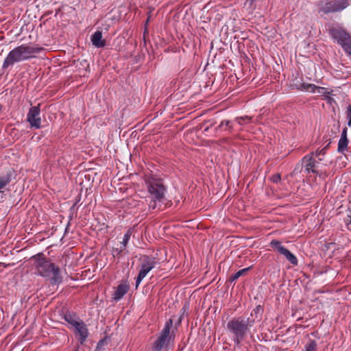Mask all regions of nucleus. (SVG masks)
I'll return each mask as SVG.
<instances>
[{
  "label": "nucleus",
  "mask_w": 351,
  "mask_h": 351,
  "mask_svg": "<svg viewBox=\"0 0 351 351\" xmlns=\"http://www.w3.org/2000/svg\"><path fill=\"white\" fill-rule=\"evenodd\" d=\"M261 312V306H257L247 318L237 317L228 322L227 330L232 335L234 342L236 344L239 345L244 339L250 328L255 323V319L253 317L255 316L256 318H258Z\"/></svg>",
  "instance_id": "nucleus-1"
},
{
  "label": "nucleus",
  "mask_w": 351,
  "mask_h": 351,
  "mask_svg": "<svg viewBox=\"0 0 351 351\" xmlns=\"http://www.w3.org/2000/svg\"><path fill=\"white\" fill-rule=\"evenodd\" d=\"M39 49L32 45H21L11 50L5 58L2 68L7 69L16 62L26 60L34 57Z\"/></svg>",
  "instance_id": "nucleus-2"
},
{
  "label": "nucleus",
  "mask_w": 351,
  "mask_h": 351,
  "mask_svg": "<svg viewBox=\"0 0 351 351\" xmlns=\"http://www.w3.org/2000/svg\"><path fill=\"white\" fill-rule=\"evenodd\" d=\"M33 258L35 259V267L38 274L49 278L52 283H60L62 281L58 267L40 254Z\"/></svg>",
  "instance_id": "nucleus-3"
},
{
  "label": "nucleus",
  "mask_w": 351,
  "mask_h": 351,
  "mask_svg": "<svg viewBox=\"0 0 351 351\" xmlns=\"http://www.w3.org/2000/svg\"><path fill=\"white\" fill-rule=\"evenodd\" d=\"M146 184L152 198L149 208L155 209L156 208V202H161L165 197V188L162 180L154 177L147 178Z\"/></svg>",
  "instance_id": "nucleus-4"
},
{
  "label": "nucleus",
  "mask_w": 351,
  "mask_h": 351,
  "mask_svg": "<svg viewBox=\"0 0 351 351\" xmlns=\"http://www.w3.org/2000/svg\"><path fill=\"white\" fill-rule=\"evenodd\" d=\"M331 37L339 44L344 51L351 55V36L340 27L332 26L328 29Z\"/></svg>",
  "instance_id": "nucleus-5"
},
{
  "label": "nucleus",
  "mask_w": 351,
  "mask_h": 351,
  "mask_svg": "<svg viewBox=\"0 0 351 351\" xmlns=\"http://www.w3.org/2000/svg\"><path fill=\"white\" fill-rule=\"evenodd\" d=\"M173 327V319H169L166 323L165 328L161 331L156 341L154 343L153 351H162L167 349L171 339L174 337L173 330L170 332Z\"/></svg>",
  "instance_id": "nucleus-6"
},
{
  "label": "nucleus",
  "mask_w": 351,
  "mask_h": 351,
  "mask_svg": "<svg viewBox=\"0 0 351 351\" xmlns=\"http://www.w3.org/2000/svg\"><path fill=\"white\" fill-rule=\"evenodd\" d=\"M348 5L347 0H323L318 3L319 13L328 14L339 12Z\"/></svg>",
  "instance_id": "nucleus-7"
},
{
  "label": "nucleus",
  "mask_w": 351,
  "mask_h": 351,
  "mask_svg": "<svg viewBox=\"0 0 351 351\" xmlns=\"http://www.w3.org/2000/svg\"><path fill=\"white\" fill-rule=\"evenodd\" d=\"M156 261L155 258L144 255L140 258V269L136 278V287L137 288L147 274L155 267Z\"/></svg>",
  "instance_id": "nucleus-8"
},
{
  "label": "nucleus",
  "mask_w": 351,
  "mask_h": 351,
  "mask_svg": "<svg viewBox=\"0 0 351 351\" xmlns=\"http://www.w3.org/2000/svg\"><path fill=\"white\" fill-rule=\"evenodd\" d=\"M39 105L32 107L27 114V121L32 127L39 128L41 125Z\"/></svg>",
  "instance_id": "nucleus-9"
},
{
  "label": "nucleus",
  "mask_w": 351,
  "mask_h": 351,
  "mask_svg": "<svg viewBox=\"0 0 351 351\" xmlns=\"http://www.w3.org/2000/svg\"><path fill=\"white\" fill-rule=\"evenodd\" d=\"M294 85L298 90L317 93V95H324L326 93V89L325 88L317 86L313 84L302 82L300 84H295Z\"/></svg>",
  "instance_id": "nucleus-10"
},
{
  "label": "nucleus",
  "mask_w": 351,
  "mask_h": 351,
  "mask_svg": "<svg viewBox=\"0 0 351 351\" xmlns=\"http://www.w3.org/2000/svg\"><path fill=\"white\" fill-rule=\"evenodd\" d=\"M313 153L311 155H306L302 158V164L305 168V171L307 173L313 172L316 173L315 169V160L313 158Z\"/></svg>",
  "instance_id": "nucleus-11"
},
{
  "label": "nucleus",
  "mask_w": 351,
  "mask_h": 351,
  "mask_svg": "<svg viewBox=\"0 0 351 351\" xmlns=\"http://www.w3.org/2000/svg\"><path fill=\"white\" fill-rule=\"evenodd\" d=\"M14 172L9 171L5 175L0 176V193H3L8 184L14 178Z\"/></svg>",
  "instance_id": "nucleus-12"
},
{
  "label": "nucleus",
  "mask_w": 351,
  "mask_h": 351,
  "mask_svg": "<svg viewBox=\"0 0 351 351\" xmlns=\"http://www.w3.org/2000/svg\"><path fill=\"white\" fill-rule=\"evenodd\" d=\"M75 324V328L80 335V339L81 343H82L85 339H86L88 336V330L86 328V325L84 322H74Z\"/></svg>",
  "instance_id": "nucleus-13"
},
{
  "label": "nucleus",
  "mask_w": 351,
  "mask_h": 351,
  "mask_svg": "<svg viewBox=\"0 0 351 351\" xmlns=\"http://www.w3.org/2000/svg\"><path fill=\"white\" fill-rule=\"evenodd\" d=\"M91 41L96 47H103L106 45V40L102 39V33L97 31L92 35Z\"/></svg>",
  "instance_id": "nucleus-14"
},
{
  "label": "nucleus",
  "mask_w": 351,
  "mask_h": 351,
  "mask_svg": "<svg viewBox=\"0 0 351 351\" xmlns=\"http://www.w3.org/2000/svg\"><path fill=\"white\" fill-rule=\"evenodd\" d=\"M129 286L127 284H120L114 293L113 298L119 300L128 291Z\"/></svg>",
  "instance_id": "nucleus-15"
},
{
  "label": "nucleus",
  "mask_w": 351,
  "mask_h": 351,
  "mask_svg": "<svg viewBox=\"0 0 351 351\" xmlns=\"http://www.w3.org/2000/svg\"><path fill=\"white\" fill-rule=\"evenodd\" d=\"M280 253L284 255L291 264L294 265H296L298 264L297 258L292 253H291L287 248L281 247L280 249Z\"/></svg>",
  "instance_id": "nucleus-16"
},
{
  "label": "nucleus",
  "mask_w": 351,
  "mask_h": 351,
  "mask_svg": "<svg viewBox=\"0 0 351 351\" xmlns=\"http://www.w3.org/2000/svg\"><path fill=\"white\" fill-rule=\"evenodd\" d=\"M348 143V139L340 138L338 143V152L340 153H344V152L347 149Z\"/></svg>",
  "instance_id": "nucleus-17"
},
{
  "label": "nucleus",
  "mask_w": 351,
  "mask_h": 351,
  "mask_svg": "<svg viewBox=\"0 0 351 351\" xmlns=\"http://www.w3.org/2000/svg\"><path fill=\"white\" fill-rule=\"evenodd\" d=\"M303 351H317V343L315 340H310L304 346Z\"/></svg>",
  "instance_id": "nucleus-18"
},
{
  "label": "nucleus",
  "mask_w": 351,
  "mask_h": 351,
  "mask_svg": "<svg viewBox=\"0 0 351 351\" xmlns=\"http://www.w3.org/2000/svg\"><path fill=\"white\" fill-rule=\"evenodd\" d=\"M250 267H247L238 271L231 277V280L234 281L238 279L240 276L245 275L250 270Z\"/></svg>",
  "instance_id": "nucleus-19"
},
{
  "label": "nucleus",
  "mask_w": 351,
  "mask_h": 351,
  "mask_svg": "<svg viewBox=\"0 0 351 351\" xmlns=\"http://www.w3.org/2000/svg\"><path fill=\"white\" fill-rule=\"evenodd\" d=\"M251 119H252V117L245 116V117H237L235 119V121L239 125H244V124L250 123L251 121Z\"/></svg>",
  "instance_id": "nucleus-20"
},
{
  "label": "nucleus",
  "mask_w": 351,
  "mask_h": 351,
  "mask_svg": "<svg viewBox=\"0 0 351 351\" xmlns=\"http://www.w3.org/2000/svg\"><path fill=\"white\" fill-rule=\"evenodd\" d=\"M131 234H132V232H131V230H128V232L124 235L123 240L121 242V244L123 245V248H125V247L126 246L128 241L130 240Z\"/></svg>",
  "instance_id": "nucleus-21"
},
{
  "label": "nucleus",
  "mask_w": 351,
  "mask_h": 351,
  "mask_svg": "<svg viewBox=\"0 0 351 351\" xmlns=\"http://www.w3.org/2000/svg\"><path fill=\"white\" fill-rule=\"evenodd\" d=\"M270 245L272 247L276 248L279 252H280V249L281 247H284L282 245H281L280 242L277 240H272L270 243Z\"/></svg>",
  "instance_id": "nucleus-22"
},
{
  "label": "nucleus",
  "mask_w": 351,
  "mask_h": 351,
  "mask_svg": "<svg viewBox=\"0 0 351 351\" xmlns=\"http://www.w3.org/2000/svg\"><path fill=\"white\" fill-rule=\"evenodd\" d=\"M106 343L107 341L106 339H102L99 341L95 351H101L103 347L106 344Z\"/></svg>",
  "instance_id": "nucleus-23"
},
{
  "label": "nucleus",
  "mask_w": 351,
  "mask_h": 351,
  "mask_svg": "<svg viewBox=\"0 0 351 351\" xmlns=\"http://www.w3.org/2000/svg\"><path fill=\"white\" fill-rule=\"evenodd\" d=\"M65 319L67 322H69V324H71L72 326H73L75 327V324L74 322H79L78 321L75 320V319H73L72 317V316L71 315H65Z\"/></svg>",
  "instance_id": "nucleus-24"
},
{
  "label": "nucleus",
  "mask_w": 351,
  "mask_h": 351,
  "mask_svg": "<svg viewBox=\"0 0 351 351\" xmlns=\"http://www.w3.org/2000/svg\"><path fill=\"white\" fill-rule=\"evenodd\" d=\"M254 0H246L245 6L248 9L253 10L254 9V6L253 5Z\"/></svg>",
  "instance_id": "nucleus-25"
},
{
  "label": "nucleus",
  "mask_w": 351,
  "mask_h": 351,
  "mask_svg": "<svg viewBox=\"0 0 351 351\" xmlns=\"http://www.w3.org/2000/svg\"><path fill=\"white\" fill-rule=\"evenodd\" d=\"M304 167V165L302 164V162L300 164V163H298L296 165L294 170L293 171V174H296L298 172H300L302 169Z\"/></svg>",
  "instance_id": "nucleus-26"
},
{
  "label": "nucleus",
  "mask_w": 351,
  "mask_h": 351,
  "mask_svg": "<svg viewBox=\"0 0 351 351\" xmlns=\"http://www.w3.org/2000/svg\"><path fill=\"white\" fill-rule=\"evenodd\" d=\"M348 125L351 127V106L348 107Z\"/></svg>",
  "instance_id": "nucleus-27"
},
{
  "label": "nucleus",
  "mask_w": 351,
  "mask_h": 351,
  "mask_svg": "<svg viewBox=\"0 0 351 351\" xmlns=\"http://www.w3.org/2000/svg\"><path fill=\"white\" fill-rule=\"evenodd\" d=\"M280 179L281 178L280 174H276L271 178L272 181L275 183L278 182L280 180Z\"/></svg>",
  "instance_id": "nucleus-28"
},
{
  "label": "nucleus",
  "mask_w": 351,
  "mask_h": 351,
  "mask_svg": "<svg viewBox=\"0 0 351 351\" xmlns=\"http://www.w3.org/2000/svg\"><path fill=\"white\" fill-rule=\"evenodd\" d=\"M340 138L348 139V138H347V128H343Z\"/></svg>",
  "instance_id": "nucleus-29"
},
{
  "label": "nucleus",
  "mask_w": 351,
  "mask_h": 351,
  "mask_svg": "<svg viewBox=\"0 0 351 351\" xmlns=\"http://www.w3.org/2000/svg\"><path fill=\"white\" fill-rule=\"evenodd\" d=\"M347 223H351V208H349V213L347 215V219H346Z\"/></svg>",
  "instance_id": "nucleus-30"
},
{
  "label": "nucleus",
  "mask_w": 351,
  "mask_h": 351,
  "mask_svg": "<svg viewBox=\"0 0 351 351\" xmlns=\"http://www.w3.org/2000/svg\"><path fill=\"white\" fill-rule=\"evenodd\" d=\"M326 147L319 150V151H317L316 152V154L318 156V155H321V154H325V149H326Z\"/></svg>",
  "instance_id": "nucleus-31"
},
{
  "label": "nucleus",
  "mask_w": 351,
  "mask_h": 351,
  "mask_svg": "<svg viewBox=\"0 0 351 351\" xmlns=\"http://www.w3.org/2000/svg\"><path fill=\"white\" fill-rule=\"evenodd\" d=\"M229 123L230 122L228 121H221V124H220V125L219 127H221L223 125H226V126H228Z\"/></svg>",
  "instance_id": "nucleus-32"
},
{
  "label": "nucleus",
  "mask_w": 351,
  "mask_h": 351,
  "mask_svg": "<svg viewBox=\"0 0 351 351\" xmlns=\"http://www.w3.org/2000/svg\"><path fill=\"white\" fill-rule=\"evenodd\" d=\"M1 109H2V106H1V105L0 104V112L1 111Z\"/></svg>",
  "instance_id": "nucleus-33"
}]
</instances>
